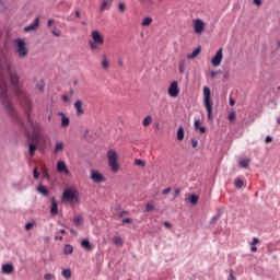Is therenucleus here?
<instances>
[{
  "mask_svg": "<svg viewBox=\"0 0 280 280\" xmlns=\"http://www.w3.org/2000/svg\"><path fill=\"white\" fill-rule=\"evenodd\" d=\"M47 25L48 27H51L54 25V20H48Z\"/></svg>",
  "mask_w": 280,
  "mask_h": 280,
  "instance_id": "58",
  "label": "nucleus"
},
{
  "mask_svg": "<svg viewBox=\"0 0 280 280\" xmlns=\"http://www.w3.org/2000/svg\"><path fill=\"white\" fill-rule=\"evenodd\" d=\"M222 48H220L211 60L213 67H220V65H222Z\"/></svg>",
  "mask_w": 280,
  "mask_h": 280,
  "instance_id": "11",
  "label": "nucleus"
},
{
  "mask_svg": "<svg viewBox=\"0 0 280 280\" xmlns=\"http://www.w3.org/2000/svg\"><path fill=\"white\" fill-rule=\"evenodd\" d=\"M150 124H152V116L144 117L142 120V126L148 127Z\"/></svg>",
  "mask_w": 280,
  "mask_h": 280,
  "instance_id": "28",
  "label": "nucleus"
},
{
  "mask_svg": "<svg viewBox=\"0 0 280 280\" xmlns=\"http://www.w3.org/2000/svg\"><path fill=\"white\" fill-rule=\"evenodd\" d=\"M44 279H45V280H52V279H54V275H51V273H46V275L44 276Z\"/></svg>",
  "mask_w": 280,
  "mask_h": 280,
  "instance_id": "44",
  "label": "nucleus"
},
{
  "mask_svg": "<svg viewBox=\"0 0 280 280\" xmlns=\"http://www.w3.org/2000/svg\"><path fill=\"white\" fill-rule=\"evenodd\" d=\"M70 233H71L72 235H78V232H77L75 230H73V229H70Z\"/></svg>",
  "mask_w": 280,
  "mask_h": 280,
  "instance_id": "61",
  "label": "nucleus"
},
{
  "mask_svg": "<svg viewBox=\"0 0 280 280\" xmlns=\"http://www.w3.org/2000/svg\"><path fill=\"white\" fill-rule=\"evenodd\" d=\"M135 165H137L138 167H145V162L138 159V160H135Z\"/></svg>",
  "mask_w": 280,
  "mask_h": 280,
  "instance_id": "35",
  "label": "nucleus"
},
{
  "mask_svg": "<svg viewBox=\"0 0 280 280\" xmlns=\"http://www.w3.org/2000/svg\"><path fill=\"white\" fill-rule=\"evenodd\" d=\"M238 165H240V167H243V170L248 168V165H250V159L245 158V159L241 160Z\"/></svg>",
  "mask_w": 280,
  "mask_h": 280,
  "instance_id": "19",
  "label": "nucleus"
},
{
  "mask_svg": "<svg viewBox=\"0 0 280 280\" xmlns=\"http://www.w3.org/2000/svg\"><path fill=\"white\" fill-rule=\"evenodd\" d=\"M107 161L112 172H119V163L117 162V151L110 149L107 151Z\"/></svg>",
  "mask_w": 280,
  "mask_h": 280,
  "instance_id": "4",
  "label": "nucleus"
},
{
  "mask_svg": "<svg viewBox=\"0 0 280 280\" xmlns=\"http://www.w3.org/2000/svg\"><path fill=\"white\" fill-rule=\"evenodd\" d=\"M198 130H199V132L205 133V132H207V127L201 126L198 128Z\"/></svg>",
  "mask_w": 280,
  "mask_h": 280,
  "instance_id": "52",
  "label": "nucleus"
},
{
  "mask_svg": "<svg viewBox=\"0 0 280 280\" xmlns=\"http://www.w3.org/2000/svg\"><path fill=\"white\" fill-rule=\"evenodd\" d=\"M191 145L192 148H198V140L191 139Z\"/></svg>",
  "mask_w": 280,
  "mask_h": 280,
  "instance_id": "46",
  "label": "nucleus"
},
{
  "mask_svg": "<svg viewBox=\"0 0 280 280\" xmlns=\"http://www.w3.org/2000/svg\"><path fill=\"white\" fill-rule=\"evenodd\" d=\"M118 215H119V218H124V215H128V212L127 211H122Z\"/></svg>",
  "mask_w": 280,
  "mask_h": 280,
  "instance_id": "56",
  "label": "nucleus"
},
{
  "mask_svg": "<svg viewBox=\"0 0 280 280\" xmlns=\"http://www.w3.org/2000/svg\"><path fill=\"white\" fill-rule=\"evenodd\" d=\"M110 5H113L112 1L104 0L101 4V12H104L105 10H110Z\"/></svg>",
  "mask_w": 280,
  "mask_h": 280,
  "instance_id": "18",
  "label": "nucleus"
},
{
  "mask_svg": "<svg viewBox=\"0 0 280 280\" xmlns=\"http://www.w3.org/2000/svg\"><path fill=\"white\" fill-rule=\"evenodd\" d=\"M74 108L77 110V115L80 116V115H84V109L82 108V101L80 100H77L74 102Z\"/></svg>",
  "mask_w": 280,
  "mask_h": 280,
  "instance_id": "14",
  "label": "nucleus"
},
{
  "mask_svg": "<svg viewBox=\"0 0 280 280\" xmlns=\"http://www.w3.org/2000/svg\"><path fill=\"white\" fill-rule=\"evenodd\" d=\"M228 119H229L230 121H235V119H236L235 112H231V113L229 114V116H228Z\"/></svg>",
  "mask_w": 280,
  "mask_h": 280,
  "instance_id": "36",
  "label": "nucleus"
},
{
  "mask_svg": "<svg viewBox=\"0 0 280 280\" xmlns=\"http://www.w3.org/2000/svg\"><path fill=\"white\" fill-rule=\"evenodd\" d=\"M35 152H36V145L33 144V143H30L28 144V154H30V156H34Z\"/></svg>",
  "mask_w": 280,
  "mask_h": 280,
  "instance_id": "31",
  "label": "nucleus"
},
{
  "mask_svg": "<svg viewBox=\"0 0 280 280\" xmlns=\"http://www.w3.org/2000/svg\"><path fill=\"white\" fill-rule=\"evenodd\" d=\"M200 120H195V128L198 130L200 128Z\"/></svg>",
  "mask_w": 280,
  "mask_h": 280,
  "instance_id": "51",
  "label": "nucleus"
},
{
  "mask_svg": "<svg viewBox=\"0 0 280 280\" xmlns=\"http://www.w3.org/2000/svg\"><path fill=\"white\" fill-rule=\"evenodd\" d=\"M13 43L15 45V52L18 54V58H20V60H23V58H27L30 49H27V46L25 45V39L18 38L14 39Z\"/></svg>",
  "mask_w": 280,
  "mask_h": 280,
  "instance_id": "3",
  "label": "nucleus"
},
{
  "mask_svg": "<svg viewBox=\"0 0 280 280\" xmlns=\"http://www.w3.org/2000/svg\"><path fill=\"white\" fill-rule=\"evenodd\" d=\"M194 25V31L196 34H202V32H205V22L200 19H196L192 22Z\"/></svg>",
  "mask_w": 280,
  "mask_h": 280,
  "instance_id": "7",
  "label": "nucleus"
},
{
  "mask_svg": "<svg viewBox=\"0 0 280 280\" xmlns=\"http://www.w3.org/2000/svg\"><path fill=\"white\" fill-rule=\"evenodd\" d=\"M198 200H199V197L197 195H191L189 197V202L190 205H197L198 203Z\"/></svg>",
  "mask_w": 280,
  "mask_h": 280,
  "instance_id": "33",
  "label": "nucleus"
},
{
  "mask_svg": "<svg viewBox=\"0 0 280 280\" xmlns=\"http://www.w3.org/2000/svg\"><path fill=\"white\" fill-rule=\"evenodd\" d=\"M50 213H51V215H57V213H58V202H56V198L51 199Z\"/></svg>",
  "mask_w": 280,
  "mask_h": 280,
  "instance_id": "16",
  "label": "nucleus"
},
{
  "mask_svg": "<svg viewBox=\"0 0 280 280\" xmlns=\"http://www.w3.org/2000/svg\"><path fill=\"white\" fill-rule=\"evenodd\" d=\"M61 115V128H67L69 126V117L65 116L63 113H59Z\"/></svg>",
  "mask_w": 280,
  "mask_h": 280,
  "instance_id": "22",
  "label": "nucleus"
},
{
  "mask_svg": "<svg viewBox=\"0 0 280 280\" xmlns=\"http://www.w3.org/2000/svg\"><path fill=\"white\" fill-rule=\"evenodd\" d=\"M51 34H52V36L59 37L60 34H61V32H60V30H52V31H51Z\"/></svg>",
  "mask_w": 280,
  "mask_h": 280,
  "instance_id": "43",
  "label": "nucleus"
},
{
  "mask_svg": "<svg viewBox=\"0 0 280 280\" xmlns=\"http://www.w3.org/2000/svg\"><path fill=\"white\" fill-rule=\"evenodd\" d=\"M62 100H63V102H70L69 95H63Z\"/></svg>",
  "mask_w": 280,
  "mask_h": 280,
  "instance_id": "55",
  "label": "nucleus"
},
{
  "mask_svg": "<svg viewBox=\"0 0 280 280\" xmlns=\"http://www.w3.org/2000/svg\"><path fill=\"white\" fill-rule=\"evenodd\" d=\"M78 190L67 188L63 190L62 198L66 202H75L78 201Z\"/></svg>",
  "mask_w": 280,
  "mask_h": 280,
  "instance_id": "5",
  "label": "nucleus"
},
{
  "mask_svg": "<svg viewBox=\"0 0 280 280\" xmlns=\"http://www.w3.org/2000/svg\"><path fill=\"white\" fill-rule=\"evenodd\" d=\"M122 224H132V219H124Z\"/></svg>",
  "mask_w": 280,
  "mask_h": 280,
  "instance_id": "47",
  "label": "nucleus"
},
{
  "mask_svg": "<svg viewBox=\"0 0 280 280\" xmlns=\"http://www.w3.org/2000/svg\"><path fill=\"white\" fill-rule=\"evenodd\" d=\"M92 42L98 45H104V36L98 31H92L91 33Z\"/></svg>",
  "mask_w": 280,
  "mask_h": 280,
  "instance_id": "8",
  "label": "nucleus"
},
{
  "mask_svg": "<svg viewBox=\"0 0 280 280\" xmlns=\"http://www.w3.org/2000/svg\"><path fill=\"white\" fill-rule=\"evenodd\" d=\"M32 229H34V223L28 222V223L25 224V230H26V231H30V230H32Z\"/></svg>",
  "mask_w": 280,
  "mask_h": 280,
  "instance_id": "42",
  "label": "nucleus"
},
{
  "mask_svg": "<svg viewBox=\"0 0 280 280\" xmlns=\"http://www.w3.org/2000/svg\"><path fill=\"white\" fill-rule=\"evenodd\" d=\"M142 27H148L150 25H152V18H145L142 23H141Z\"/></svg>",
  "mask_w": 280,
  "mask_h": 280,
  "instance_id": "29",
  "label": "nucleus"
},
{
  "mask_svg": "<svg viewBox=\"0 0 280 280\" xmlns=\"http://www.w3.org/2000/svg\"><path fill=\"white\" fill-rule=\"evenodd\" d=\"M174 194L175 196H178L180 194V188H175Z\"/></svg>",
  "mask_w": 280,
  "mask_h": 280,
  "instance_id": "57",
  "label": "nucleus"
},
{
  "mask_svg": "<svg viewBox=\"0 0 280 280\" xmlns=\"http://www.w3.org/2000/svg\"><path fill=\"white\" fill-rule=\"evenodd\" d=\"M40 26V16H37L31 24L24 27V32L26 34H30V32H36L38 27Z\"/></svg>",
  "mask_w": 280,
  "mask_h": 280,
  "instance_id": "6",
  "label": "nucleus"
},
{
  "mask_svg": "<svg viewBox=\"0 0 280 280\" xmlns=\"http://www.w3.org/2000/svg\"><path fill=\"white\" fill-rule=\"evenodd\" d=\"M255 244H259V238L254 237L252 241V246H255Z\"/></svg>",
  "mask_w": 280,
  "mask_h": 280,
  "instance_id": "49",
  "label": "nucleus"
},
{
  "mask_svg": "<svg viewBox=\"0 0 280 280\" xmlns=\"http://www.w3.org/2000/svg\"><path fill=\"white\" fill-rule=\"evenodd\" d=\"M220 220V214L213 215L212 219L210 220V224H215Z\"/></svg>",
  "mask_w": 280,
  "mask_h": 280,
  "instance_id": "38",
  "label": "nucleus"
},
{
  "mask_svg": "<svg viewBox=\"0 0 280 280\" xmlns=\"http://www.w3.org/2000/svg\"><path fill=\"white\" fill-rule=\"evenodd\" d=\"M113 244H115L116 246H124V240H121L120 236H114L112 238Z\"/></svg>",
  "mask_w": 280,
  "mask_h": 280,
  "instance_id": "24",
  "label": "nucleus"
},
{
  "mask_svg": "<svg viewBox=\"0 0 280 280\" xmlns=\"http://www.w3.org/2000/svg\"><path fill=\"white\" fill-rule=\"evenodd\" d=\"M89 45H90L91 51H97V49H100V44H97V43H95L93 40H90Z\"/></svg>",
  "mask_w": 280,
  "mask_h": 280,
  "instance_id": "27",
  "label": "nucleus"
},
{
  "mask_svg": "<svg viewBox=\"0 0 280 280\" xmlns=\"http://www.w3.org/2000/svg\"><path fill=\"white\" fill-rule=\"evenodd\" d=\"M234 187H236V189H242L244 187V180L240 177H236L234 179Z\"/></svg>",
  "mask_w": 280,
  "mask_h": 280,
  "instance_id": "23",
  "label": "nucleus"
},
{
  "mask_svg": "<svg viewBox=\"0 0 280 280\" xmlns=\"http://www.w3.org/2000/svg\"><path fill=\"white\" fill-rule=\"evenodd\" d=\"M265 143H272V137L267 136L265 139Z\"/></svg>",
  "mask_w": 280,
  "mask_h": 280,
  "instance_id": "48",
  "label": "nucleus"
},
{
  "mask_svg": "<svg viewBox=\"0 0 280 280\" xmlns=\"http://www.w3.org/2000/svg\"><path fill=\"white\" fill-rule=\"evenodd\" d=\"M61 275L65 279H69L71 277V269H63Z\"/></svg>",
  "mask_w": 280,
  "mask_h": 280,
  "instance_id": "32",
  "label": "nucleus"
},
{
  "mask_svg": "<svg viewBox=\"0 0 280 280\" xmlns=\"http://www.w3.org/2000/svg\"><path fill=\"white\" fill-rule=\"evenodd\" d=\"M102 67L103 69H108L109 67V62L108 59H106V56H103Z\"/></svg>",
  "mask_w": 280,
  "mask_h": 280,
  "instance_id": "34",
  "label": "nucleus"
},
{
  "mask_svg": "<svg viewBox=\"0 0 280 280\" xmlns=\"http://www.w3.org/2000/svg\"><path fill=\"white\" fill-rule=\"evenodd\" d=\"M1 272L2 275H12V272H14V265H12V262L2 265Z\"/></svg>",
  "mask_w": 280,
  "mask_h": 280,
  "instance_id": "13",
  "label": "nucleus"
},
{
  "mask_svg": "<svg viewBox=\"0 0 280 280\" xmlns=\"http://www.w3.org/2000/svg\"><path fill=\"white\" fill-rule=\"evenodd\" d=\"M185 139V129L183 127H179L177 130V140L183 141Z\"/></svg>",
  "mask_w": 280,
  "mask_h": 280,
  "instance_id": "26",
  "label": "nucleus"
},
{
  "mask_svg": "<svg viewBox=\"0 0 280 280\" xmlns=\"http://www.w3.org/2000/svg\"><path fill=\"white\" fill-rule=\"evenodd\" d=\"M118 65H119V67H124V60L120 59V60L118 61Z\"/></svg>",
  "mask_w": 280,
  "mask_h": 280,
  "instance_id": "63",
  "label": "nucleus"
},
{
  "mask_svg": "<svg viewBox=\"0 0 280 280\" xmlns=\"http://www.w3.org/2000/svg\"><path fill=\"white\" fill-rule=\"evenodd\" d=\"M33 176H34L35 179L40 178V173H38V168H36V167L34 168Z\"/></svg>",
  "mask_w": 280,
  "mask_h": 280,
  "instance_id": "41",
  "label": "nucleus"
},
{
  "mask_svg": "<svg viewBox=\"0 0 280 280\" xmlns=\"http://www.w3.org/2000/svg\"><path fill=\"white\" fill-rule=\"evenodd\" d=\"M63 253H65V255H71V253H73V246L65 245Z\"/></svg>",
  "mask_w": 280,
  "mask_h": 280,
  "instance_id": "30",
  "label": "nucleus"
},
{
  "mask_svg": "<svg viewBox=\"0 0 280 280\" xmlns=\"http://www.w3.org/2000/svg\"><path fill=\"white\" fill-rule=\"evenodd\" d=\"M57 172L59 174H66V176H69V168L67 167V163H65V161L57 162Z\"/></svg>",
  "mask_w": 280,
  "mask_h": 280,
  "instance_id": "12",
  "label": "nucleus"
},
{
  "mask_svg": "<svg viewBox=\"0 0 280 280\" xmlns=\"http://www.w3.org/2000/svg\"><path fill=\"white\" fill-rule=\"evenodd\" d=\"M65 150V142L57 141L55 145V154H58V152H62Z\"/></svg>",
  "mask_w": 280,
  "mask_h": 280,
  "instance_id": "20",
  "label": "nucleus"
},
{
  "mask_svg": "<svg viewBox=\"0 0 280 280\" xmlns=\"http://www.w3.org/2000/svg\"><path fill=\"white\" fill-rule=\"evenodd\" d=\"M230 106H235V100L230 98Z\"/></svg>",
  "mask_w": 280,
  "mask_h": 280,
  "instance_id": "60",
  "label": "nucleus"
},
{
  "mask_svg": "<svg viewBox=\"0 0 280 280\" xmlns=\"http://www.w3.org/2000/svg\"><path fill=\"white\" fill-rule=\"evenodd\" d=\"M218 73H222V71L221 70H219V71H211L210 75H211V78H215L218 75Z\"/></svg>",
  "mask_w": 280,
  "mask_h": 280,
  "instance_id": "45",
  "label": "nucleus"
},
{
  "mask_svg": "<svg viewBox=\"0 0 280 280\" xmlns=\"http://www.w3.org/2000/svg\"><path fill=\"white\" fill-rule=\"evenodd\" d=\"M178 93H179V90H178V82L176 81H173L168 88V95L171 97H177L178 96Z\"/></svg>",
  "mask_w": 280,
  "mask_h": 280,
  "instance_id": "10",
  "label": "nucleus"
},
{
  "mask_svg": "<svg viewBox=\"0 0 280 280\" xmlns=\"http://www.w3.org/2000/svg\"><path fill=\"white\" fill-rule=\"evenodd\" d=\"M91 179L93 180V183H104V180H106V178H104V175H102V173L97 172V171H91Z\"/></svg>",
  "mask_w": 280,
  "mask_h": 280,
  "instance_id": "9",
  "label": "nucleus"
},
{
  "mask_svg": "<svg viewBox=\"0 0 280 280\" xmlns=\"http://www.w3.org/2000/svg\"><path fill=\"white\" fill-rule=\"evenodd\" d=\"M179 73H185V61H179Z\"/></svg>",
  "mask_w": 280,
  "mask_h": 280,
  "instance_id": "39",
  "label": "nucleus"
},
{
  "mask_svg": "<svg viewBox=\"0 0 280 280\" xmlns=\"http://www.w3.org/2000/svg\"><path fill=\"white\" fill-rule=\"evenodd\" d=\"M145 211H147V213H150V211H154V206L151 205V203H147L145 205Z\"/></svg>",
  "mask_w": 280,
  "mask_h": 280,
  "instance_id": "37",
  "label": "nucleus"
},
{
  "mask_svg": "<svg viewBox=\"0 0 280 280\" xmlns=\"http://www.w3.org/2000/svg\"><path fill=\"white\" fill-rule=\"evenodd\" d=\"M7 75L10 78L11 84L18 95V100L21 102L22 106H24V110L27 116L26 132H36V130H38V122L33 121L32 116H30L32 110V100H30L27 92L21 89V79L16 71H12V63H10V59H8L5 54L0 52V102L10 117L19 119L14 105H12V101L8 97V83L5 82Z\"/></svg>",
  "mask_w": 280,
  "mask_h": 280,
  "instance_id": "1",
  "label": "nucleus"
},
{
  "mask_svg": "<svg viewBox=\"0 0 280 280\" xmlns=\"http://www.w3.org/2000/svg\"><path fill=\"white\" fill-rule=\"evenodd\" d=\"M55 240H56V241H58V240H59V241H62V236H56Z\"/></svg>",
  "mask_w": 280,
  "mask_h": 280,
  "instance_id": "64",
  "label": "nucleus"
},
{
  "mask_svg": "<svg viewBox=\"0 0 280 280\" xmlns=\"http://www.w3.org/2000/svg\"><path fill=\"white\" fill-rule=\"evenodd\" d=\"M228 280H235V276H233V271H230V276H229Z\"/></svg>",
  "mask_w": 280,
  "mask_h": 280,
  "instance_id": "53",
  "label": "nucleus"
},
{
  "mask_svg": "<svg viewBox=\"0 0 280 280\" xmlns=\"http://www.w3.org/2000/svg\"><path fill=\"white\" fill-rule=\"evenodd\" d=\"M37 191L38 194H42V196H49V190L42 184H39V186L37 187Z\"/></svg>",
  "mask_w": 280,
  "mask_h": 280,
  "instance_id": "21",
  "label": "nucleus"
},
{
  "mask_svg": "<svg viewBox=\"0 0 280 280\" xmlns=\"http://www.w3.org/2000/svg\"><path fill=\"white\" fill-rule=\"evenodd\" d=\"M200 51H202V48L197 47L191 54L187 55L188 60H194V58L200 55Z\"/></svg>",
  "mask_w": 280,
  "mask_h": 280,
  "instance_id": "17",
  "label": "nucleus"
},
{
  "mask_svg": "<svg viewBox=\"0 0 280 280\" xmlns=\"http://www.w3.org/2000/svg\"><path fill=\"white\" fill-rule=\"evenodd\" d=\"M255 5H261V0H254Z\"/></svg>",
  "mask_w": 280,
  "mask_h": 280,
  "instance_id": "59",
  "label": "nucleus"
},
{
  "mask_svg": "<svg viewBox=\"0 0 280 280\" xmlns=\"http://www.w3.org/2000/svg\"><path fill=\"white\" fill-rule=\"evenodd\" d=\"M82 248H85V250H93V244H91V241L89 238H84L81 241Z\"/></svg>",
  "mask_w": 280,
  "mask_h": 280,
  "instance_id": "15",
  "label": "nucleus"
},
{
  "mask_svg": "<svg viewBox=\"0 0 280 280\" xmlns=\"http://www.w3.org/2000/svg\"><path fill=\"white\" fill-rule=\"evenodd\" d=\"M250 250L252 253H257V246H252Z\"/></svg>",
  "mask_w": 280,
  "mask_h": 280,
  "instance_id": "62",
  "label": "nucleus"
},
{
  "mask_svg": "<svg viewBox=\"0 0 280 280\" xmlns=\"http://www.w3.org/2000/svg\"><path fill=\"white\" fill-rule=\"evenodd\" d=\"M164 226H165L166 229H172V224H170V222H167V221L164 222Z\"/></svg>",
  "mask_w": 280,
  "mask_h": 280,
  "instance_id": "54",
  "label": "nucleus"
},
{
  "mask_svg": "<svg viewBox=\"0 0 280 280\" xmlns=\"http://www.w3.org/2000/svg\"><path fill=\"white\" fill-rule=\"evenodd\" d=\"M170 191H172V188H171V187L165 188V189L162 191V194L165 196V195L170 194Z\"/></svg>",
  "mask_w": 280,
  "mask_h": 280,
  "instance_id": "50",
  "label": "nucleus"
},
{
  "mask_svg": "<svg viewBox=\"0 0 280 280\" xmlns=\"http://www.w3.org/2000/svg\"><path fill=\"white\" fill-rule=\"evenodd\" d=\"M118 10H119L120 12H126V3L120 2V3L118 4Z\"/></svg>",
  "mask_w": 280,
  "mask_h": 280,
  "instance_id": "40",
  "label": "nucleus"
},
{
  "mask_svg": "<svg viewBox=\"0 0 280 280\" xmlns=\"http://www.w3.org/2000/svg\"><path fill=\"white\" fill-rule=\"evenodd\" d=\"M203 106L208 113V119L213 120V101L211 100V89L203 88Z\"/></svg>",
  "mask_w": 280,
  "mask_h": 280,
  "instance_id": "2",
  "label": "nucleus"
},
{
  "mask_svg": "<svg viewBox=\"0 0 280 280\" xmlns=\"http://www.w3.org/2000/svg\"><path fill=\"white\" fill-rule=\"evenodd\" d=\"M73 222L75 226H82V222H84V218H82V215H77L74 217Z\"/></svg>",
  "mask_w": 280,
  "mask_h": 280,
  "instance_id": "25",
  "label": "nucleus"
}]
</instances>
